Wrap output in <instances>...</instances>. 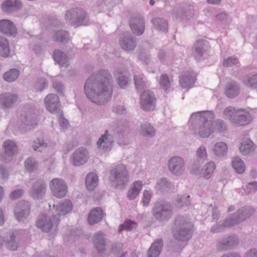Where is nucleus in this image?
I'll return each mask as SVG.
<instances>
[{"label": "nucleus", "mask_w": 257, "mask_h": 257, "mask_svg": "<svg viewBox=\"0 0 257 257\" xmlns=\"http://www.w3.org/2000/svg\"><path fill=\"white\" fill-rule=\"evenodd\" d=\"M52 86L55 90L60 94H63L65 90V86L64 84L59 81H54Z\"/></svg>", "instance_id": "338daca9"}, {"label": "nucleus", "mask_w": 257, "mask_h": 257, "mask_svg": "<svg viewBox=\"0 0 257 257\" xmlns=\"http://www.w3.org/2000/svg\"><path fill=\"white\" fill-rule=\"evenodd\" d=\"M158 189L162 191L172 192L175 190V187L169 180L165 178L160 179L157 182Z\"/></svg>", "instance_id": "c9c22d12"}, {"label": "nucleus", "mask_w": 257, "mask_h": 257, "mask_svg": "<svg viewBox=\"0 0 257 257\" xmlns=\"http://www.w3.org/2000/svg\"><path fill=\"white\" fill-rule=\"evenodd\" d=\"M19 75V71L17 69L13 68L5 72L3 75V78L8 82H12L17 80Z\"/></svg>", "instance_id": "37998d69"}, {"label": "nucleus", "mask_w": 257, "mask_h": 257, "mask_svg": "<svg viewBox=\"0 0 257 257\" xmlns=\"http://www.w3.org/2000/svg\"><path fill=\"white\" fill-rule=\"evenodd\" d=\"M10 53L9 41L5 37L0 35V56L7 58Z\"/></svg>", "instance_id": "4c0bfd02"}, {"label": "nucleus", "mask_w": 257, "mask_h": 257, "mask_svg": "<svg viewBox=\"0 0 257 257\" xmlns=\"http://www.w3.org/2000/svg\"><path fill=\"white\" fill-rule=\"evenodd\" d=\"M189 195H180L178 196L176 200V206L178 207L181 208L184 206H188L190 204V201L189 200Z\"/></svg>", "instance_id": "864d4df0"}, {"label": "nucleus", "mask_w": 257, "mask_h": 257, "mask_svg": "<svg viewBox=\"0 0 257 257\" xmlns=\"http://www.w3.org/2000/svg\"><path fill=\"white\" fill-rule=\"evenodd\" d=\"M196 155L198 161H204L207 158L206 148L204 146H200L196 151Z\"/></svg>", "instance_id": "13d9d810"}, {"label": "nucleus", "mask_w": 257, "mask_h": 257, "mask_svg": "<svg viewBox=\"0 0 257 257\" xmlns=\"http://www.w3.org/2000/svg\"><path fill=\"white\" fill-rule=\"evenodd\" d=\"M113 80L107 70H100L93 73L85 81L84 91L86 97L92 102L103 105L112 97Z\"/></svg>", "instance_id": "f257e3e1"}, {"label": "nucleus", "mask_w": 257, "mask_h": 257, "mask_svg": "<svg viewBox=\"0 0 257 257\" xmlns=\"http://www.w3.org/2000/svg\"><path fill=\"white\" fill-rule=\"evenodd\" d=\"M116 79L117 83L120 88L124 89L127 85L128 83V78L122 74H119Z\"/></svg>", "instance_id": "bf43d9fd"}, {"label": "nucleus", "mask_w": 257, "mask_h": 257, "mask_svg": "<svg viewBox=\"0 0 257 257\" xmlns=\"http://www.w3.org/2000/svg\"><path fill=\"white\" fill-rule=\"evenodd\" d=\"M114 142L113 136L110 134L107 130L99 139L97 142L98 147L104 152L108 151L110 150L111 146Z\"/></svg>", "instance_id": "393cba45"}, {"label": "nucleus", "mask_w": 257, "mask_h": 257, "mask_svg": "<svg viewBox=\"0 0 257 257\" xmlns=\"http://www.w3.org/2000/svg\"><path fill=\"white\" fill-rule=\"evenodd\" d=\"M53 39L56 42L65 43H67L70 39L68 32L60 30L54 32Z\"/></svg>", "instance_id": "ea45409f"}, {"label": "nucleus", "mask_w": 257, "mask_h": 257, "mask_svg": "<svg viewBox=\"0 0 257 257\" xmlns=\"http://www.w3.org/2000/svg\"><path fill=\"white\" fill-rule=\"evenodd\" d=\"M232 166L238 174H242L245 169L243 162L238 157H235L233 159Z\"/></svg>", "instance_id": "49530a36"}, {"label": "nucleus", "mask_w": 257, "mask_h": 257, "mask_svg": "<svg viewBox=\"0 0 257 257\" xmlns=\"http://www.w3.org/2000/svg\"><path fill=\"white\" fill-rule=\"evenodd\" d=\"M214 119L215 115L212 111H200L191 114L189 123L201 138H206L214 132Z\"/></svg>", "instance_id": "f03ea898"}, {"label": "nucleus", "mask_w": 257, "mask_h": 257, "mask_svg": "<svg viewBox=\"0 0 257 257\" xmlns=\"http://www.w3.org/2000/svg\"><path fill=\"white\" fill-rule=\"evenodd\" d=\"M239 61L234 56L224 58L223 59L222 65L225 67H230L234 66H239Z\"/></svg>", "instance_id": "09e8293b"}, {"label": "nucleus", "mask_w": 257, "mask_h": 257, "mask_svg": "<svg viewBox=\"0 0 257 257\" xmlns=\"http://www.w3.org/2000/svg\"><path fill=\"white\" fill-rule=\"evenodd\" d=\"M18 100L15 94L5 93L0 94V108L9 109L12 107Z\"/></svg>", "instance_id": "5701e85b"}, {"label": "nucleus", "mask_w": 257, "mask_h": 257, "mask_svg": "<svg viewBox=\"0 0 257 257\" xmlns=\"http://www.w3.org/2000/svg\"><path fill=\"white\" fill-rule=\"evenodd\" d=\"M103 216L104 213L100 208L97 207L94 208L89 214L88 222L90 225H93L101 220Z\"/></svg>", "instance_id": "7c9ffc66"}, {"label": "nucleus", "mask_w": 257, "mask_h": 257, "mask_svg": "<svg viewBox=\"0 0 257 257\" xmlns=\"http://www.w3.org/2000/svg\"><path fill=\"white\" fill-rule=\"evenodd\" d=\"M239 243L236 236H228L218 239L216 243V248L219 251L233 249Z\"/></svg>", "instance_id": "2eb2a0df"}, {"label": "nucleus", "mask_w": 257, "mask_h": 257, "mask_svg": "<svg viewBox=\"0 0 257 257\" xmlns=\"http://www.w3.org/2000/svg\"><path fill=\"white\" fill-rule=\"evenodd\" d=\"M168 168L169 171L174 175L180 176L185 171V160L180 156H173L168 160Z\"/></svg>", "instance_id": "9d476101"}, {"label": "nucleus", "mask_w": 257, "mask_h": 257, "mask_svg": "<svg viewBox=\"0 0 257 257\" xmlns=\"http://www.w3.org/2000/svg\"><path fill=\"white\" fill-rule=\"evenodd\" d=\"M212 151L216 156H223L227 153V146L224 142H220L214 145Z\"/></svg>", "instance_id": "a19ab883"}, {"label": "nucleus", "mask_w": 257, "mask_h": 257, "mask_svg": "<svg viewBox=\"0 0 257 257\" xmlns=\"http://www.w3.org/2000/svg\"><path fill=\"white\" fill-rule=\"evenodd\" d=\"M129 172L125 165L119 164L110 171L109 180L116 188L123 189L129 181Z\"/></svg>", "instance_id": "423d86ee"}, {"label": "nucleus", "mask_w": 257, "mask_h": 257, "mask_svg": "<svg viewBox=\"0 0 257 257\" xmlns=\"http://www.w3.org/2000/svg\"><path fill=\"white\" fill-rule=\"evenodd\" d=\"M114 0H99L97 3L96 10L98 12H103L113 6Z\"/></svg>", "instance_id": "a18cd8bd"}, {"label": "nucleus", "mask_w": 257, "mask_h": 257, "mask_svg": "<svg viewBox=\"0 0 257 257\" xmlns=\"http://www.w3.org/2000/svg\"><path fill=\"white\" fill-rule=\"evenodd\" d=\"M142 185L141 181H135L132 184L127 193V197L129 200H134L137 197L142 189Z\"/></svg>", "instance_id": "473e14b6"}, {"label": "nucleus", "mask_w": 257, "mask_h": 257, "mask_svg": "<svg viewBox=\"0 0 257 257\" xmlns=\"http://www.w3.org/2000/svg\"><path fill=\"white\" fill-rule=\"evenodd\" d=\"M98 182V176L94 173L88 174L85 178V185L87 189L92 191L97 186Z\"/></svg>", "instance_id": "e433bc0d"}, {"label": "nucleus", "mask_w": 257, "mask_h": 257, "mask_svg": "<svg viewBox=\"0 0 257 257\" xmlns=\"http://www.w3.org/2000/svg\"><path fill=\"white\" fill-rule=\"evenodd\" d=\"M240 152L243 155H248L254 152L255 147L253 142L249 139L244 140L239 147Z\"/></svg>", "instance_id": "58836bf2"}, {"label": "nucleus", "mask_w": 257, "mask_h": 257, "mask_svg": "<svg viewBox=\"0 0 257 257\" xmlns=\"http://www.w3.org/2000/svg\"><path fill=\"white\" fill-rule=\"evenodd\" d=\"M30 203L26 201L20 202L15 209V216L19 222H24L30 212Z\"/></svg>", "instance_id": "f3484780"}, {"label": "nucleus", "mask_w": 257, "mask_h": 257, "mask_svg": "<svg viewBox=\"0 0 257 257\" xmlns=\"http://www.w3.org/2000/svg\"><path fill=\"white\" fill-rule=\"evenodd\" d=\"M129 25L133 34L138 36H141L145 30L144 18L140 15L132 16L129 20Z\"/></svg>", "instance_id": "ddd939ff"}, {"label": "nucleus", "mask_w": 257, "mask_h": 257, "mask_svg": "<svg viewBox=\"0 0 257 257\" xmlns=\"http://www.w3.org/2000/svg\"><path fill=\"white\" fill-rule=\"evenodd\" d=\"M46 184L44 181L38 180L35 182L30 191L31 196L35 199H40L45 194Z\"/></svg>", "instance_id": "412c9836"}, {"label": "nucleus", "mask_w": 257, "mask_h": 257, "mask_svg": "<svg viewBox=\"0 0 257 257\" xmlns=\"http://www.w3.org/2000/svg\"><path fill=\"white\" fill-rule=\"evenodd\" d=\"M254 213V209L250 206L241 207L226 218L223 222V225L225 227H229L238 224L250 218Z\"/></svg>", "instance_id": "0eeeda50"}, {"label": "nucleus", "mask_w": 257, "mask_h": 257, "mask_svg": "<svg viewBox=\"0 0 257 257\" xmlns=\"http://www.w3.org/2000/svg\"><path fill=\"white\" fill-rule=\"evenodd\" d=\"M196 80L195 75L192 72H185L180 77L179 83L183 88H189Z\"/></svg>", "instance_id": "c85d7f7f"}, {"label": "nucleus", "mask_w": 257, "mask_h": 257, "mask_svg": "<svg viewBox=\"0 0 257 257\" xmlns=\"http://www.w3.org/2000/svg\"><path fill=\"white\" fill-rule=\"evenodd\" d=\"M151 22L154 28L157 31L165 33L168 32V24L166 20L160 18H154Z\"/></svg>", "instance_id": "72a5a7b5"}, {"label": "nucleus", "mask_w": 257, "mask_h": 257, "mask_svg": "<svg viewBox=\"0 0 257 257\" xmlns=\"http://www.w3.org/2000/svg\"><path fill=\"white\" fill-rule=\"evenodd\" d=\"M163 244L162 238L156 239L148 251L147 257H159L162 250Z\"/></svg>", "instance_id": "cd10ccee"}, {"label": "nucleus", "mask_w": 257, "mask_h": 257, "mask_svg": "<svg viewBox=\"0 0 257 257\" xmlns=\"http://www.w3.org/2000/svg\"><path fill=\"white\" fill-rule=\"evenodd\" d=\"M52 193L55 197L61 198L65 196L68 192L66 182L61 178H54L50 183Z\"/></svg>", "instance_id": "9b49d317"}, {"label": "nucleus", "mask_w": 257, "mask_h": 257, "mask_svg": "<svg viewBox=\"0 0 257 257\" xmlns=\"http://www.w3.org/2000/svg\"><path fill=\"white\" fill-rule=\"evenodd\" d=\"M24 166L26 169L29 172H34L37 169L38 164L35 159L30 157L25 161Z\"/></svg>", "instance_id": "de8ad7c7"}, {"label": "nucleus", "mask_w": 257, "mask_h": 257, "mask_svg": "<svg viewBox=\"0 0 257 257\" xmlns=\"http://www.w3.org/2000/svg\"><path fill=\"white\" fill-rule=\"evenodd\" d=\"M223 114L224 117L229 120L231 123L238 126L247 124L252 119L250 114L244 109L236 108L231 106L226 107Z\"/></svg>", "instance_id": "39448f33"}, {"label": "nucleus", "mask_w": 257, "mask_h": 257, "mask_svg": "<svg viewBox=\"0 0 257 257\" xmlns=\"http://www.w3.org/2000/svg\"><path fill=\"white\" fill-rule=\"evenodd\" d=\"M3 147L5 154L1 156V160L7 163L11 161L13 157L18 154V147L13 141L9 140L4 142Z\"/></svg>", "instance_id": "dca6fc26"}, {"label": "nucleus", "mask_w": 257, "mask_h": 257, "mask_svg": "<svg viewBox=\"0 0 257 257\" xmlns=\"http://www.w3.org/2000/svg\"><path fill=\"white\" fill-rule=\"evenodd\" d=\"M152 214L159 222H166L173 216V207L169 202L158 201L152 208Z\"/></svg>", "instance_id": "6e6552de"}, {"label": "nucleus", "mask_w": 257, "mask_h": 257, "mask_svg": "<svg viewBox=\"0 0 257 257\" xmlns=\"http://www.w3.org/2000/svg\"><path fill=\"white\" fill-rule=\"evenodd\" d=\"M240 90L239 83L235 81L231 80L226 85L225 93L227 97L232 98L238 95Z\"/></svg>", "instance_id": "bb28decb"}, {"label": "nucleus", "mask_w": 257, "mask_h": 257, "mask_svg": "<svg viewBox=\"0 0 257 257\" xmlns=\"http://www.w3.org/2000/svg\"><path fill=\"white\" fill-rule=\"evenodd\" d=\"M7 247L12 250H15L18 247V242L16 237L14 235H11L7 240L6 244Z\"/></svg>", "instance_id": "4d7b16f0"}, {"label": "nucleus", "mask_w": 257, "mask_h": 257, "mask_svg": "<svg viewBox=\"0 0 257 257\" xmlns=\"http://www.w3.org/2000/svg\"><path fill=\"white\" fill-rule=\"evenodd\" d=\"M215 128L219 133H224L227 131L226 123L222 119H218L215 122Z\"/></svg>", "instance_id": "680f3d73"}, {"label": "nucleus", "mask_w": 257, "mask_h": 257, "mask_svg": "<svg viewBox=\"0 0 257 257\" xmlns=\"http://www.w3.org/2000/svg\"><path fill=\"white\" fill-rule=\"evenodd\" d=\"M53 58L55 61L61 66L67 67L69 65V60L67 56L61 50H54L53 52Z\"/></svg>", "instance_id": "2f4dec72"}, {"label": "nucleus", "mask_w": 257, "mask_h": 257, "mask_svg": "<svg viewBox=\"0 0 257 257\" xmlns=\"http://www.w3.org/2000/svg\"><path fill=\"white\" fill-rule=\"evenodd\" d=\"M22 7V3L19 0H7L2 5V10L6 13L10 14L19 11Z\"/></svg>", "instance_id": "a878e982"}, {"label": "nucleus", "mask_w": 257, "mask_h": 257, "mask_svg": "<svg viewBox=\"0 0 257 257\" xmlns=\"http://www.w3.org/2000/svg\"><path fill=\"white\" fill-rule=\"evenodd\" d=\"M65 19L71 25L76 27L86 25L89 21L86 12L80 8H72L67 11Z\"/></svg>", "instance_id": "1a4fd4ad"}, {"label": "nucleus", "mask_w": 257, "mask_h": 257, "mask_svg": "<svg viewBox=\"0 0 257 257\" xmlns=\"http://www.w3.org/2000/svg\"><path fill=\"white\" fill-rule=\"evenodd\" d=\"M140 132L142 135L147 137H153L156 134L154 127L149 123L142 124L141 125Z\"/></svg>", "instance_id": "79ce46f5"}, {"label": "nucleus", "mask_w": 257, "mask_h": 257, "mask_svg": "<svg viewBox=\"0 0 257 257\" xmlns=\"http://www.w3.org/2000/svg\"><path fill=\"white\" fill-rule=\"evenodd\" d=\"M21 120L23 123L28 126H33L36 124L35 120L28 114L21 115Z\"/></svg>", "instance_id": "69168bd1"}, {"label": "nucleus", "mask_w": 257, "mask_h": 257, "mask_svg": "<svg viewBox=\"0 0 257 257\" xmlns=\"http://www.w3.org/2000/svg\"><path fill=\"white\" fill-rule=\"evenodd\" d=\"M215 169V165L213 162L205 164L202 169V176L206 179H209Z\"/></svg>", "instance_id": "c03bdc74"}, {"label": "nucleus", "mask_w": 257, "mask_h": 257, "mask_svg": "<svg viewBox=\"0 0 257 257\" xmlns=\"http://www.w3.org/2000/svg\"><path fill=\"white\" fill-rule=\"evenodd\" d=\"M0 32L8 36L15 37L17 29L13 22L8 19L0 20Z\"/></svg>", "instance_id": "b1692460"}, {"label": "nucleus", "mask_w": 257, "mask_h": 257, "mask_svg": "<svg viewBox=\"0 0 257 257\" xmlns=\"http://www.w3.org/2000/svg\"><path fill=\"white\" fill-rule=\"evenodd\" d=\"M243 82L247 87L256 88L257 87V74L247 77Z\"/></svg>", "instance_id": "5fc2aeb1"}, {"label": "nucleus", "mask_w": 257, "mask_h": 257, "mask_svg": "<svg viewBox=\"0 0 257 257\" xmlns=\"http://www.w3.org/2000/svg\"><path fill=\"white\" fill-rule=\"evenodd\" d=\"M135 87L138 92L143 91L146 87L144 78L140 75H135L134 76Z\"/></svg>", "instance_id": "3c124183"}, {"label": "nucleus", "mask_w": 257, "mask_h": 257, "mask_svg": "<svg viewBox=\"0 0 257 257\" xmlns=\"http://www.w3.org/2000/svg\"><path fill=\"white\" fill-rule=\"evenodd\" d=\"M152 192L150 190H145L143 192V197L142 203L145 207H148L150 203V201L152 198Z\"/></svg>", "instance_id": "0e129e2a"}, {"label": "nucleus", "mask_w": 257, "mask_h": 257, "mask_svg": "<svg viewBox=\"0 0 257 257\" xmlns=\"http://www.w3.org/2000/svg\"><path fill=\"white\" fill-rule=\"evenodd\" d=\"M94 244L100 257H108L111 253H117L123 247V244L120 242L113 244L106 242L101 231H98L95 234Z\"/></svg>", "instance_id": "7ed1b4c3"}, {"label": "nucleus", "mask_w": 257, "mask_h": 257, "mask_svg": "<svg viewBox=\"0 0 257 257\" xmlns=\"http://www.w3.org/2000/svg\"><path fill=\"white\" fill-rule=\"evenodd\" d=\"M47 146V143L43 139L37 138L34 141L32 147L35 151L42 152Z\"/></svg>", "instance_id": "603ef678"}, {"label": "nucleus", "mask_w": 257, "mask_h": 257, "mask_svg": "<svg viewBox=\"0 0 257 257\" xmlns=\"http://www.w3.org/2000/svg\"><path fill=\"white\" fill-rule=\"evenodd\" d=\"M72 204L70 200H66L64 202L56 206L55 217L59 219L61 215H64L68 213L72 209Z\"/></svg>", "instance_id": "c756f323"}, {"label": "nucleus", "mask_w": 257, "mask_h": 257, "mask_svg": "<svg viewBox=\"0 0 257 257\" xmlns=\"http://www.w3.org/2000/svg\"><path fill=\"white\" fill-rule=\"evenodd\" d=\"M45 104L47 110L52 113L60 112V102L58 96L55 94H49L45 98Z\"/></svg>", "instance_id": "a211bd4d"}, {"label": "nucleus", "mask_w": 257, "mask_h": 257, "mask_svg": "<svg viewBox=\"0 0 257 257\" xmlns=\"http://www.w3.org/2000/svg\"><path fill=\"white\" fill-rule=\"evenodd\" d=\"M121 48L125 51H132L135 50L137 46L136 39L131 34H124L119 40Z\"/></svg>", "instance_id": "4be33fe9"}, {"label": "nucleus", "mask_w": 257, "mask_h": 257, "mask_svg": "<svg viewBox=\"0 0 257 257\" xmlns=\"http://www.w3.org/2000/svg\"><path fill=\"white\" fill-rule=\"evenodd\" d=\"M137 224L131 220H126L123 224L120 225L118 228V232L121 233L122 230H132L137 227Z\"/></svg>", "instance_id": "8fccbe9b"}, {"label": "nucleus", "mask_w": 257, "mask_h": 257, "mask_svg": "<svg viewBox=\"0 0 257 257\" xmlns=\"http://www.w3.org/2000/svg\"><path fill=\"white\" fill-rule=\"evenodd\" d=\"M215 18L216 21L223 24L228 25L230 22V20L228 19V15L225 12H222L216 15Z\"/></svg>", "instance_id": "e2e57ef3"}, {"label": "nucleus", "mask_w": 257, "mask_h": 257, "mask_svg": "<svg viewBox=\"0 0 257 257\" xmlns=\"http://www.w3.org/2000/svg\"><path fill=\"white\" fill-rule=\"evenodd\" d=\"M192 227V224L187 217L181 215L177 216L175 218L173 228L174 238L182 241L188 240L191 237Z\"/></svg>", "instance_id": "20e7f679"}, {"label": "nucleus", "mask_w": 257, "mask_h": 257, "mask_svg": "<svg viewBox=\"0 0 257 257\" xmlns=\"http://www.w3.org/2000/svg\"><path fill=\"white\" fill-rule=\"evenodd\" d=\"M47 86L46 80L44 78L39 79L35 85V88L38 91L41 92Z\"/></svg>", "instance_id": "774afa93"}, {"label": "nucleus", "mask_w": 257, "mask_h": 257, "mask_svg": "<svg viewBox=\"0 0 257 257\" xmlns=\"http://www.w3.org/2000/svg\"><path fill=\"white\" fill-rule=\"evenodd\" d=\"M160 84L166 92L170 88V83L168 76L166 74L161 75L160 79Z\"/></svg>", "instance_id": "052dcab7"}, {"label": "nucleus", "mask_w": 257, "mask_h": 257, "mask_svg": "<svg viewBox=\"0 0 257 257\" xmlns=\"http://www.w3.org/2000/svg\"><path fill=\"white\" fill-rule=\"evenodd\" d=\"M89 158L86 149L81 147L76 149L72 156V163L74 166H79L85 164Z\"/></svg>", "instance_id": "6ab92c4d"}, {"label": "nucleus", "mask_w": 257, "mask_h": 257, "mask_svg": "<svg viewBox=\"0 0 257 257\" xmlns=\"http://www.w3.org/2000/svg\"><path fill=\"white\" fill-rule=\"evenodd\" d=\"M207 49V41L202 40L197 41L192 46L191 55L195 60L199 61L206 53Z\"/></svg>", "instance_id": "aec40b11"}, {"label": "nucleus", "mask_w": 257, "mask_h": 257, "mask_svg": "<svg viewBox=\"0 0 257 257\" xmlns=\"http://www.w3.org/2000/svg\"><path fill=\"white\" fill-rule=\"evenodd\" d=\"M129 126L128 123L124 122L119 124L116 129V132L119 134V137H123L129 132Z\"/></svg>", "instance_id": "6e6d98bb"}, {"label": "nucleus", "mask_w": 257, "mask_h": 257, "mask_svg": "<svg viewBox=\"0 0 257 257\" xmlns=\"http://www.w3.org/2000/svg\"><path fill=\"white\" fill-rule=\"evenodd\" d=\"M156 98L154 93L150 90H144L140 96V106L146 111L153 110L156 107Z\"/></svg>", "instance_id": "f8f14e48"}, {"label": "nucleus", "mask_w": 257, "mask_h": 257, "mask_svg": "<svg viewBox=\"0 0 257 257\" xmlns=\"http://www.w3.org/2000/svg\"><path fill=\"white\" fill-rule=\"evenodd\" d=\"M60 219L54 215L51 217L42 215L39 217L37 221V226L42 231L48 232L54 225H57Z\"/></svg>", "instance_id": "4468645a"}, {"label": "nucleus", "mask_w": 257, "mask_h": 257, "mask_svg": "<svg viewBox=\"0 0 257 257\" xmlns=\"http://www.w3.org/2000/svg\"><path fill=\"white\" fill-rule=\"evenodd\" d=\"M194 14L195 10L191 6L181 9L177 12V16L183 20H190L194 17Z\"/></svg>", "instance_id": "f704fd0d"}]
</instances>
